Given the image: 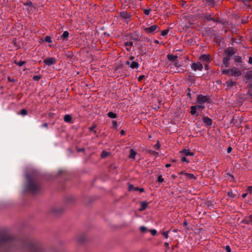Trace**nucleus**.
<instances>
[{"mask_svg":"<svg viewBox=\"0 0 252 252\" xmlns=\"http://www.w3.org/2000/svg\"><path fill=\"white\" fill-rule=\"evenodd\" d=\"M159 31V27L157 25H153L150 27L144 28V31L147 33L154 34Z\"/></svg>","mask_w":252,"mask_h":252,"instance_id":"4","label":"nucleus"},{"mask_svg":"<svg viewBox=\"0 0 252 252\" xmlns=\"http://www.w3.org/2000/svg\"><path fill=\"white\" fill-rule=\"evenodd\" d=\"M69 36V32L67 31H65L63 32V34L61 35V38L63 40H67Z\"/></svg>","mask_w":252,"mask_h":252,"instance_id":"21","label":"nucleus"},{"mask_svg":"<svg viewBox=\"0 0 252 252\" xmlns=\"http://www.w3.org/2000/svg\"><path fill=\"white\" fill-rule=\"evenodd\" d=\"M201 18L205 20L213 21L215 22H217L218 21L214 18L211 17V15L209 13H203L201 15Z\"/></svg>","mask_w":252,"mask_h":252,"instance_id":"6","label":"nucleus"},{"mask_svg":"<svg viewBox=\"0 0 252 252\" xmlns=\"http://www.w3.org/2000/svg\"><path fill=\"white\" fill-rule=\"evenodd\" d=\"M117 125V123L116 121H113V126L114 127H116Z\"/></svg>","mask_w":252,"mask_h":252,"instance_id":"53","label":"nucleus"},{"mask_svg":"<svg viewBox=\"0 0 252 252\" xmlns=\"http://www.w3.org/2000/svg\"><path fill=\"white\" fill-rule=\"evenodd\" d=\"M181 160L182 161H185L188 163L189 162V160L185 157H183L181 158Z\"/></svg>","mask_w":252,"mask_h":252,"instance_id":"46","label":"nucleus"},{"mask_svg":"<svg viewBox=\"0 0 252 252\" xmlns=\"http://www.w3.org/2000/svg\"><path fill=\"white\" fill-rule=\"evenodd\" d=\"M167 59L170 61L175 62L178 58V56L176 55H172L168 54L167 56Z\"/></svg>","mask_w":252,"mask_h":252,"instance_id":"20","label":"nucleus"},{"mask_svg":"<svg viewBox=\"0 0 252 252\" xmlns=\"http://www.w3.org/2000/svg\"><path fill=\"white\" fill-rule=\"evenodd\" d=\"M196 109L198 110V111H202V110L204 108V106L203 105V104H198V105H195Z\"/></svg>","mask_w":252,"mask_h":252,"instance_id":"29","label":"nucleus"},{"mask_svg":"<svg viewBox=\"0 0 252 252\" xmlns=\"http://www.w3.org/2000/svg\"><path fill=\"white\" fill-rule=\"evenodd\" d=\"M41 78V76L39 75H35L33 77V79L36 81L39 80Z\"/></svg>","mask_w":252,"mask_h":252,"instance_id":"43","label":"nucleus"},{"mask_svg":"<svg viewBox=\"0 0 252 252\" xmlns=\"http://www.w3.org/2000/svg\"><path fill=\"white\" fill-rule=\"evenodd\" d=\"M108 116L111 118H115L117 117V115L115 113H113L112 112H109L108 113Z\"/></svg>","mask_w":252,"mask_h":252,"instance_id":"30","label":"nucleus"},{"mask_svg":"<svg viewBox=\"0 0 252 252\" xmlns=\"http://www.w3.org/2000/svg\"><path fill=\"white\" fill-rule=\"evenodd\" d=\"M231 151H232V148L231 147H229L227 150V153H229L231 152Z\"/></svg>","mask_w":252,"mask_h":252,"instance_id":"51","label":"nucleus"},{"mask_svg":"<svg viewBox=\"0 0 252 252\" xmlns=\"http://www.w3.org/2000/svg\"><path fill=\"white\" fill-rule=\"evenodd\" d=\"M43 62L46 65L50 66V65H51L52 64L56 63V60L54 58H47V59H45L43 61Z\"/></svg>","mask_w":252,"mask_h":252,"instance_id":"9","label":"nucleus"},{"mask_svg":"<svg viewBox=\"0 0 252 252\" xmlns=\"http://www.w3.org/2000/svg\"><path fill=\"white\" fill-rule=\"evenodd\" d=\"M183 225L184 226L186 227L187 230L192 229V227H187L188 225V221H184Z\"/></svg>","mask_w":252,"mask_h":252,"instance_id":"41","label":"nucleus"},{"mask_svg":"<svg viewBox=\"0 0 252 252\" xmlns=\"http://www.w3.org/2000/svg\"><path fill=\"white\" fill-rule=\"evenodd\" d=\"M205 68L206 69V70H208V68H209V67H208V65H207V64H205Z\"/></svg>","mask_w":252,"mask_h":252,"instance_id":"62","label":"nucleus"},{"mask_svg":"<svg viewBox=\"0 0 252 252\" xmlns=\"http://www.w3.org/2000/svg\"><path fill=\"white\" fill-rule=\"evenodd\" d=\"M96 127V126L95 125H94L92 127H89V129L91 130H93Z\"/></svg>","mask_w":252,"mask_h":252,"instance_id":"50","label":"nucleus"},{"mask_svg":"<svg viewBox=\"0 0 252 252\" xmlns=\"http://www.w3.org/2000/svg\"><path fill=\"white\" fill-rule=\"evenodd\" d=\"M139 66V64L137 62H136L135 61H132L131 62L130 67L132 68H137Z\"/></svg>","mask_w":252,"mask_h":252,"instance_id":"24","label":"nucleus"},{"mask_svg":"<svg viewBox=\"0 0 252 252\" xmlns=\"http://www.w3.org/2000/svg\"><path fill=\"white\" fill-rule=\"evenodd\" d=\"M45 41L47 42H48V43H50V42H52L51 37L50 36H47L45 37Z\"/></svg>","mask_w":252,"mask_h":252,"instance_id":"40","label":"nucleus"},{"mask_svg":"<svg viewBox=\"0 0 252 252\" xmlns=\"http://www.w3.org/2000/svg\"><path fill=\"white\" fill-rule=\"evenodd\" d=\"M164 181L163 178L162 177L161 175H159L158 177V181L159 183H162Z\"/></svg>","mask_w":252,"mask_h":252,"instance_id":"38","label":"nucleus"},{"mask_svg":"<svg viewBox=\"0 0 252 252\" xmlns=\"http://www.w3.org/2000/svg\"><path fill=\"white\" fill-rule=\"evenodd\" d=\"M185 176H186V177L189 179H194L195 180L196 179V177L194 176V175L192 174H190V173H185Z\"/></svg>","mask_w":252,"mask_h":252,"instance_id":"26","label":"nucleus"},{"mask_svg":"<svg viewBox=\"0 0 252 252\" xmlns=\"http://www.w3.org/2000/svg\"><path fill=\"white\" fill-rule=\"evenodd\" d=\"M173 65L175 66L176 67H179L180 65L178 63H174Z\"/></svg>","mask_w":252,"mask_h":252,"instance_id":"52","label":"nucleus"},{"mask_svg":"<svg viewBox=\"0 0 252 252\" xmlns=\"http://www.w3.org/2000/svg\"><path fill=\"white\" fill-rule=\"evenodd\" d=\"M85 149L84 148L79 149H78V152H82L84 151Z\"/></svg>","mask_w":252,"mask_h":252,"instance_id":"57","label":"nucleus"},{"mask_svg":"<svg viewBox=\"0 0 252 252\" xmlns=\"http://www.w3.org/2000/svg\"><path fill=\"white\" fill-rule=\"evenodd\" d=\"M202 120L204 123L207 126H211L212 124V120L207 117H204Z\"/></svg>","mask_w":252,"mask_h":252,"instance_id":"16","label":"nucleus"},{"mask_svg":"<svg viewBox=\"0 0 252 252\" xmlns=\"http://www.w3.org/2000/svg\"><path fill=\"white\" fill-rule=\"evenodd\" d=\"M110 225L111 227H113V228H117V227H116L114 225H113V224H110Z\"/></svg>","mask_w":252,"mask_h":252,"instance_id":"61","label":"nucleus"},{"mask_svg":"<svg viewBox=\"0 0 252 252\" xmlns=\"http://www.w3.org/2000/svg\"><path fill=\"white\" fill-rule=\"evenodd\" d=\"M139 191H140V192H143L144 189H143V188L139 189Z\"/></svg>","mask_w":252,"mask_h":252,"instance_id":"63","label":"nucleus"},{"mask_svg":"<svg viewBox=\"0 0 252 252\" xmlns=\"http://www.w3.org/2000/svg\"><path fill=\"white\" fill-rule=\"evenodd\" d=\"M228 195L231 197L234 198L236 196V194L233 193L232 191H229L228 192Z\"/></svg>","mask_w":252,"mask_h":252,"instance_id":"37","label":"nucleus"},{"mask_svg":"<svg viewBox=\"0 0 252 252\" xmlns=\"http://www.w3.org/2000/svg\"><path fill=\"white\" fill-rule=\"evenodd\" d=\"M223 73L224 74L230 75V70H224L223 71Z\"/></svg>","mask_w":252,"mask_h":252,"instance_id":"47","label":"nucleus"},{"mask_svg":"<svg viewBox=\"0 0 252 252\" xmlns=\"http://www.w3.org/2000/svg\"><path fill=\"white\" fill-rule=\"evenodd\" d=\"M143 77H144V76H142V75L140 76L139 77L138 80H139V81L143 79Z\"/></svg>","mask_w":252,"mask_h":252,"instance_id":"58","label":"nucleus"},{"mask_svg":"<svg viewBox=\"0 0 252 252\" xmlns=\"http://www.w3.org/2000/svg\"><path fill=\"white\" fill-rule=\"evenodd\" d=\"M204 3L207 6L214 7L216 5V1L215 0H203Z\"/></svg>","mask_w":252,"mask_h":252,"instance_id":"11","label":"nucleus"},{"mask_svg":"<svg viewBox=\"0 0 252 252\" xmlns=\"http://www.w3.org/2000/svg\"><path fill=\"white\" fill-rule=\"evenodd\" d=\"M109 155H110L109 153H108L105 151H103L102 152V153L101 154V157L102 158H105Z\"/></svg>","mask_w":252,"mask_h":252,"instance_id":"28","label":"nucleus"},{"mask_svg":"<svg viewBox=\"0 0 252 252\" xmlns=\"http://www.w3.org/2000/svg\"><path fill=\"white\" fill-rule=\"evenodd\" d=\"M234 85H236L235 82H233L231 80H229L227 81L225 84V86L226 87V90H229Z\"/></svg>","mask_w":252,"mask_h":252,"instance_id":"14","label":"nucleus"},{"mask_svg":"<svg viewBox=\"0 0 252 252\" xmlns=\"http://www.w3.org/2000/svg\"><path fill=\"white\" fill-rule=\"evenodd\" d=\"M168 231H164V232H162V235L165 238L167 239L168 237Z\"/></svg>","mask_w":252,"mask_h":252,"instance_id":"45","label":"nucleus"},{"mask_svg":"<svg viewBox=\"0 0 252 252\" xmlns=\"http://www.w3.org/2000/svg\"><path fill=\"white\" fill-rule=\"evenodd\" d=\"M87 241V237L85 234H82L77 237V242L79 244L83 245Z\"/></svg>","mask_w":252,"mask_h":252,"instance_id":"7","label":"nucleus"},{"mask_svg":"<svg viewBox=\"0 0 252 252\" xmlns=\"http://www.w3.org/2000/svg\"><path fill=\"white\" fill-rule=\"evenodd\" d=\"M129 59H130V60L131 61H133V60H134V57H133V56H130V58H129Z\"/></svg>","mask_w":252,"mask_h":252,"instance_id":"64","label":"nucleus"},{"mask_svg":"<svg viewBox=\"0 0 252 252\" xmlns=\"http://www.w3.org/2000/svg\"><path fill=\"white\" fill-rule=\"evenodd\" d=\"M191 68L194 71H196L197 70L201 71L203 69V65L199 62H197L196 63H193L191 64Z\"/></svg>","mask_w":252,"mask_h":252,"instance_id":"8","label":"nucleus"},{"mask_svg":"<svg viewBox=\"0 0 252 252\" xmlns=\"http://www.w3.org/2000/svg\"><path fill=\"white\" fill-rule=\"evenodd\" d=\"M24 5L32 6V2L31 1H27L26 3H24Z\"/></svg>","mask_w":252,"mask_h":252,"instance_id":"44","label":"nucleus"},{"mask_svg":"<svg viewBox=\"0 0 252 252\" xmlns=\"http://www.w3.org/2000/svg\"><path fill=\"white\" fill-rule=\"evenodd\" d=\"M149 231L151 232V234L153 236L155 235L157 233V230L156 229H150Z\"/></svg>","mask_w":252,"mask_h":252,"instance_id":"39","label":"nucleus"},{"mask_svg":"<svg viewBox=\"0 0 252 252\" xmlns=\"http://www.w3.org/2000/svg\"><path fill=\"white\" fill-rule=\"evenodd\" d=\"M14 63L19 66H22L23 65H24L26 63V62L25 61L17 62V61H15Z\"/></svg>","mask_w":252,"mask_h":252,"instance_id":"31","label":"nucleus"},{"mask_svg":"<svg viewBox=\"0 0 252 252\" xmlns=\"http://www.w3.org/2000/svg\"><path fill=\"white\" fill-rule=\"evenodd\" d=\"M225 53L227 55V56H231L235 53V49L232 47L228 48L225 51Z\"/></svg>","mask_w":252,"mask_h":252,"instance_id":"12","label":"nucleus"},{"mask_svg":"<svg viewBox=\"0 0 252 252\" xmlns=\"http://www.w3.org/2000/svg\"><path fill=\"white\" fill-rule=\"evenodd\" d=\"M168 32H169L168 29H166L163 31H162L161 32V35L162 36H165V35H166L168 33Z\"/></svg>","mask_w":252,"mask_h":252,"instance_id":"34","label":"nucleus"},{"mask_svg":"<svg viewBox=\"0 0 252 252\" xmlns=\"http://www.w3.org/2000/svg\"><path fill=\"white\" fill-rule=\"evenodd\" d=\"M20 114L22 115L25 116L27 114V111L25 109H23L20 111Z\"/></svg>","mask_w":252,"mask_h":252,"instance_id":"35","label":"nucleus"},{"mask_svg":"<svg viewBox=\"0 0 252 252\" xmlns=\"http://www.w3.org/2000/svg\"><path fill=\"white\" fill-rule=\"evenodd\" d=\"M181 153L186 156H193V153L190 152L189 150L184 149L181 151Z\"/></svg>","mask_w":252,"mask_h":252,"instance_id":"19","label":"nucleus"},{"mask_svg":"<svg viewBox=\"0 0 252 252\" xmlns=\"http://www.w3.org/2000/svg\"><path fill=\"white\" fill-rule=\"evenodd\" d=\"M199 60L202 62L209 63L210 61V56L206 54L202 55L200 57Z\"/></svg>","mask_w":252,"mask_h":252,"instance_id":"13","label":"nucleus"},{"mask_svg":"<svg viewBox=\"0 0 252 252\" xmlns=\"http://www.w3.org/2000/svg\"><path fill=\"white\" fill-rule=\"evenodd\" d=\"M151 11V9H146L144 10V14L146 15H148Z\"/></svg>","mask_w":252,"mask_h":252,"instance_id":"42","label":"nucleus"},{"mask_svg":"<svg viewBox=\"0 0 252 252\" xmlns=\"http://www.w3.org/2000/svg\"><path fill=\"white\" fill-rule=\"evenodd\" d=\"M132 42H126L125 43V46L126 47V50L127 51L130 50L131 47L132 46Z\"/></svg>","mask_w":252,"mask_h":252,"instance_id":"27","label":"nucleus"},{"mask_svg":"<svg viewBox=\"0 0 252 252\" xmlns=\"http://www.w3.org/2000/svg\"><path fill=\"white\" fill-rule=\"evenodd\" d=\"M125 134V131L124 130H122L121 131V135H124Z\"/></svg>","mask_w":252,"mask_h":252,"instance_id":"60","label":"nucleus"},{"mask_svg":"<svg viewBox=\"0 0 252 252\" xmlns=\"http://www.w3.org/2000/svg\"><path fill=\"white\" fill-rule=\"evenodd\" d=\"M72 119V117L70 115H65L64 116L63 120L66 123H70L71 122Z\"/></svg>","mask_w":252,"mask_h":252,"instance_id":"23","label":"nucleus"},{"mask_svg":"<svg viewBox=\"0 0 252 252\" xmlns=\"http://www.w3.org/2000/svg\"><path fill=\"white\" fill-rule=\"evenodd\" d=\"M241 75V72L239 69L236 67H233L230 69V75L234 76H239Z\"/></svg>","mask_w":252,"mask_h":252,"instance_id":"10","label":"nucleus"},{"mask_svg":"<svg viewBox=\"0 0 252 252\" xmlns=\"http://www.w3.org/2000/svg\"><path fill=\"white\" fill-rule=\"evenodd\" d=\"M230 60V58L229 56H226L223 58V63L225 65L226 67H227L229 65V61Z\"/></svg>","mask_w":252,"mask_h":252,"instance_id":"17","label":"nucleus"},{"mask_svg":"<svg viewBox=\"0 0 252 252\" xmlns=\"http://www.w3.org/2000/svg\"><path fill=\"white\" fill-rule=\"evenodd\" d=\"M140 230L143 233H145L146 231H148V229L145 226H141L140 227Z\"/></svg>","mask_w":252,"mask_h":252,"instance_id":"33","label":"nucleus"},{"mask_svg":"<svg viewBox=\"0 0 252 252\" xmlns=\"http://www.w3.org/2000/svg\"><path fill=\"white\" fill-rule=\"evenodd\" d=\"M209 98L207 96H204L202 94H199L197 98V103L199 104H203L204 103L207 102Z\"/></svg>","mask_w":252,"mask_h":252,"instance_id":"5","label":"nucleus"},{"mask_svg":"<svg viewBox=\"0 0 252 252\" xmlns=\"http://www.w3.org/2000/svg\"><path fill=\"white\" fill-rule=\"evenodd\" d=\"M226 252H231V249L229 246L225 247Z\"/></svg>","mask_w":252,"mask_h":252,"instance_id":"49","label":"nucleus"},{"mask_svg":"<svg viewBox=\"0 0 252 252\" xmlns=\"http://www.w3.org/2000/svg\"><path fill=\"white\" fill-rule=\"evenodd\" d=\"M140 208L139 209V211H142L145 210L148 206V203L146 201H143L140 203Z\"/></svg>","mask_w":252,"mask_h":252,"instance_id":"18","label":"nucleus"},{"mask_svg":"<svg viewBox=\"0 0 252 252\" xmlns=\"http://www.w3.org/2000/svg\"><path fill=\"white\" fill-rule=\"evenodd\" d=\"M247 195V193H244V194H242V196L243 198H245L246 197Z\"/></svg>","mask_w":252,"mask_h":252,"instance_id":"59","label":"nucleus"},{"mask_svg":"<svg viewBox=\"0 0 252 252\" xmlns=\"http://www.w3.org/2000/svg\"><path fill=\"white\" fill-rule=\"evenodd\" d=\"M21 249L26 252H44L41 245L27 238L18 240L7 228L0 230V252H13Z\"/></svg>","mask_w":252,"mask_h":252,"instance_id":"1","label":"nucleus"},{"mask_svg":"<svg viewBox=\"0 0 252 252\" xmlns=\"http://www.w3.org/2000/svg\"><path fill=\"white\" fill-rule=\"evenodd\" d=\"M247 190L251 192L252 191V186L249 187V188L247 189Z\"/></svg>","mask_w":252,"mask_h":252,"instance_id":"54","label":"nucleus"},{"mask_svg":"<svg viewBox=\"0 0 252 252\" xmlns=\"http://www.w3.org/2000/svg\"><path fill=\"white\" fill-rule=\"evenodd\" d=\"M121 17L125 19H128L130 17V14L127 12L123 11L120 13Z\"/></svg>","mask_w":252,"mask_h":252,"instance_id":"15","label":"nucleus"},{"mask_svg":"<svg viewBox=\"0 0 252 252\" xmlns=\"http://www.w3.org/2000/svg\"><path fill=\"white\" fill-rule=\"evenodd\" d=\"M42 126L43 127H47L48 126V124L45 123L43 124Z\"/></svg>","mask_w":252,"mask_h":252,"instance_id":"56","label":"nucleus"},{"mask_svg":"<svg viewBox=\"0 0 252 252\" xmlns=\"http://www.w3.org/2000/svg\"><path fill=\"white\" fill-rule=\"evenodd\" d=\"M136 155V153L133 149L130 150V154L129 155V158L134 159L135 158Z\"/></svg>","mask_w":252,"mask_h":252,"instance_id":"25","label":"nucleus"},{"mask_svg":"<svg viewBox=\"0 0 252 252\" xmlns=\"http://www.w3.org/2000/svg\"><path fill=\"white\" fill-rule=\"evenodd\" d=\"M196 108L195 106H192L191 107L190 114L191 115H194L196 113Z\"/></svg>","mask_w":252,"mask_h":252,"instance_id":"32","label":"nucleus"},{"mask_svg":"<svg viewBox=\"0 0 252 252\" xmlns=\"http://www.w3.org/2000/svg\"><path fill=\"white\" fill-rule=\"evenodd\" d=\"M164 246L167 248L169 249V244L167 242L164 243Z\"/></svg>","mask_w":252,"mask_h":252,"instance_id":"55","label":"nucleus"},{"mask_svg":"<svg viewBox=\"0 0 252 252\" xmlns=\"http://www.w3.org/2000/svg\"><path fill=\"white\" fill-rule=\"evenodd\" d=\"M247 78L248 79L250 80V83L249 84V85L250 88H252V72L248 73L247 74Z\"/></svg>","mask_w":252,"mask_h":252,"instance_id":"22","label":"nucleus"},{"mask_svg":"<svg viewBox=\"0 0 252 252\" xmlns=\"http://www.w3.org/2000/svg\"><path fill=\"white\" fill-rule=\"evenodd\" d=\"M75 199L72 196L66 197L63 201L62 206H56L53 207L50 211V215L54 218H58L65 212V210L70 208L74 204Z\"/></svg>","mask_w":252,"mask_h":252,"instance_id":"2","label":"nucleus"},{"mask_svg":"<svg viewBox=\"0 0 252 252\" xmlns=\"http://www.w3.org/2000/svg\"><path fill=\"white\" fill-rule=\"evenodd\" d=\"M250 223H251V225H252V221H240V224H239V225L244 227V224H249Z\"/></svg>","mask_w":252,"mask_h":252,"instance_id":"36","label":"nucleus"},{"mask_svg":"<svg viewBox=\"0 0 252 252\" xmlns=\"http://www.w3.org/2000/svg\"><path fill=\"white\" fill-rule=\"evenodd\" d=\"M134 189V186L132 185H129V186H128V190L129 191L132 190L133 189Z\"/></svg>","mask_w":252,"mask_h":252,"instance_id":"48","label":"nucleus"},{"mask_svg":"<svg viewBox=\"0 0 252 252\" xmlns=\"http://www.w3.org/2000/svg\"><path fill=\"white\" fill-rule=\"evenodd\" d=\"M27 191L34 194L40 190V186L37 181L30 177H27V182L25 186Z\"/></svg>","mask_w":252,"mask_h":252,"instance_id":"3","label":"nucleus"}]
</instances>
